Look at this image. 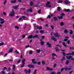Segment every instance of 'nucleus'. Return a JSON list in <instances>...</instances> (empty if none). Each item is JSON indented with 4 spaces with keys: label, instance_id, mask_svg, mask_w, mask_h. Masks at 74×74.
Segmentation results:
<instances>
[{
    "label": "nucleus",
    "instance_id": "12",
    "mask_svg": "<svg viewBox=\"0 0 74 74\" xmlns=\"http://www.w3.org/2000/svg\"><path fill=\"white\" fill-rule=\"evenodd\" d=\"M51 44H49V42H47L46 44V45H48V47H52V46H51Z\"/></svg>",
    "mask_w": 74,
    "mask_h": 74
},
{
    "label": "nucleus",
    "instance_id": "3",
    "mask_svg": "<svg viewBox=\"0 0 74 74\" xmlns=\"http://www.w3.org/2000/svg\"><path fill=\"white\" fill-rule=\"evenodd\" d=\"M25 61L26 60L25 59H23L22 60V65L21 66V67H23L25 66Z\"/></svg>",
    "mask_w": 74,
    "mask_h": 74
},
{
    "label": "nucleus",
    "instance_id": "35",
    "mask_svg": "<svg viewBox=\"0 0 74 74\" xmlns=\"http://www.w3.org/2000/svg\"><path fill=\"white\" fill-rule=\"evenodd\" d=\"M60 25L61 26H63V25H64V23H63V22H61L60 23Z\"/></svg>",
    "mask_w": 74,
    "mask_h": 74
},
{
    "label": "nucleus",
    "instance_id": "53",
    "mask_svg": "<svg viewBox=\"0 0 74 74\" xmlns=\"http://www.w3.org/2000/svg\"><path fill=\"white\" fill-rule=\"evenodd\" d=\"M21 60V59H19V60L17 61V63H19L20 62Z\"/></svg>",
    "mask_w": 74,
    "mask_h": 74
},
{
    "label": "nucleus",
    "instance_id": "64",
    "mask_svg": "<svg viewBox=\"0 0 74 74\" xmlns=\"http://www.w3.org/2000/svg\"><path fill=\"white\" fill-rule=\"evenodd\" d=\"M51 74H55V72H52L51 73Z\"/></svg>",
    "mask_w": 74,
    "mask_h": 74
},
{
    "label": "nucleus",
    "instance_id": "43",
    "mask_svg": "<svg viewBox=\"0 0 74 74\" xmlns=\"http://www.w3.org/2000/svg\"><path fill=\"white\" fill-rule=\"evenodd\" d=\"M69 63V61H66V65L68 64Z\"/></svg>",
    "mask_w": 74,
    "mask_h": 74
},
{
    "label": "nucleus",
    "instance_id": "33",
    "mask_svg": "<svg viewBox=\"0 0 74 74\" xmlns=\"http://www.w3.org/2000/svg\"><path fill=\"white\" fill-rule=\"evenodd\" d=\"M58 11H61V9L60 8V7H58Z\"/></svg>",
    "mask_w": 74,
    "mask_h": 74
},
{
    "label": "nucleus",
    "instance_id": "44",
    "mask_svg": "<svg viewBox=\"0 0 74 74\" xmlns=\"http://www.w3.org/2000/svg\"><path fill=\"white\" fill-rule=\"evenodd\" d=\"M7 68L5 66L3 68V70H7Z\"/></svg>",
    "mask_w": 74,
    "mask_h": 74
},
{
    "label": "nucleus",
    "instance_id": "60",
    "mask_svg": "<svg viewBox=\"0 0 74 74\" xmlns=\"http://www.w3.org/2000/svg\"><path fill=\"white\" fill-rule=\"evenodd\" d=\"M11 70V68H8V70L9 71H10V70Z\"/></svg>",
    "mask_w": 74,
    "mask_h": 74
},
{
    "label": "nucleus",
    "instance_id": "41",
    "mask_svg": "<svg viewBox=\"0 0 74 74\" xmlns=\"http://www.w3.org/2000/svg\"><path fill=\"white\" fill-rule=\"evenodd\" d=\"M21 17L22 19H25V18H26V17H25V16H21Z\"/></svg>",
    "mask_w": 74,
    "mask_h": 74
},
{
    "label": "nucleus",
    "instance_id": "46",
    "mask_svg": "<svg viewBox=\"0 0 74 74\" xmlns=\"http://www.w3.org/2000/svg\"><path fill=\"white\" fill-rule=\"evenodd\" d=\"M29 53V54H32L33 53V52L31 51H30Z\"/></svg>",
    "mask_w": 74,
    "mask_h": 74
},
{
    "label": "nucleus",
    "instance_id": "48",
    "mask_svg": "<svg viewBox=\"0 0 74 74\" xmlns=\"http://www.w3.org/2000/svg\"><path fill=\"white\" fill-rule=\"evenodd\" d=\"M26 37V36H25V35H23L22 36V38H25Z\"/></svg>",
    "mask_w": 74,
    "mask_h": 74
},
{
    "label": "nucleus",
    "instance_id": "6",
    "mask_svg": "<svg viewBox=\"0 0 74 74\" xmlns=\"http://www.w3.org/2000/svg\"><path fill=\"white\" fill-rule=\"evenodd\" d=\"M35 60H36V59H32V62L33 64H36L37 63V61H35Z\"/></svg>",
    "mask_w": 74,
    "mask_h": 74
},
{
    "label": "nucleus",
    "instance_id": "28",
    "mask_svg": "<svg viewBox=\"0 0 74 74\" xmlns=\"http://www.w3.org/2000/svg\"><path fill=\"white\" fill-rule=\"evenodd\" d=\"M65 4H69V2L68 1H66L64 2Z\"/></svg>",
    "mask_w": 74,
    "mask_h": 74
},
{
    "label": "nucleus",
    "instance_id": "27",
    "mask_svg": "<svg viewBox=\"0 0 74 74\" xmlns=\"http://www.w3.org/2000/svg\"><path fill=\"white\" fill-rule=\"evenodd\" d=\"M69 49L71 50H74V47H70Z\"/></svg>",
    "mask_w": 74,
    "mask_h": 74
},
{
    "label": "nucleus",
    "instance_id": "57",
    "mask_svg": "<svg viewBox=\"0 0 74 74\" xmlns=\"http://www.w3.org/2000/svg\"><path fill=\"white\" fill-rule=\"evenodd\" d=\"M7 55H8V54L7 53H6V54H4V57H5V56H7Z\"/></svg>",
    "mask_w": 74,
    "mask_h": 74
},
{
    "label": "nucleus",
    "instance_id": "30",
    "mask_svg": "<svg viewBox=\"0 0 74 74\" xmlns=\"http://www.w3.org/2000/svg\"><path fill=\"white\" fill-rule=\"evenodd\" d=\"M62 45L65 47H67V45H66L65 44V42H63L62 43Z\"/></svg>",
    "mask_w": 74,
    "mask_h": 74
},
{
    "label": "nucleus",
    "instance_id": "47",
    "mask_svg": "<svg viewBox=\"0 0 74 74\" xmlns=\"http://www.w3.org/2000/svg\"><path fill=\"white\" fill-rule=\"evenodd\" d=\"M66 55H71V53H68L66 54Z\"/></svg>",
    "mask_w": 74,
    "mask_h": 74
},
{
    "label": "nucleus",
    "instance_id": "19",
    "mask_svg": "<svg viewBox=\"0 0 74 74\" xmlns=\"http://www.w3.org/2000/svg\"><path fill=\"white\" fill-rule=\"evenodd\" d=\"M42 6V5H39V4H36L35 5V7H40Z\"/></svg>",
    "mask_w": 74,
    "mask_h": 74
},
{
    "label": "nucleus",
    "instance_id": "16",
    "mask_svg": "<svg viewBox=\"0 0 74 74\" xmlns=\"http://www.w3.org/2000/svg\"><path fill=\"white\" fill-rule=\"evenodd\" d=\"M53 19L54 21H58V18L56 17H54Z\"/></svg>",
    "mask_w": 74,
    "mask_h": 74
},
{
    "label": "nucleus",
    "instance_id": "8",
    "mask_svg": "<svg viewBox=\"0 0 74 74\" xmlns=\"http://www.w3.org/2000/svg\"><path fill=\"white\" fill-rule=\"evenodd\" d=\"M40 44L42 45H44V42L43 41H42V39H40Z\"/></svg>",
    "mask_w": 74,
    "mask_h": 74
},
{
    "label": "nucleus",
    "instance_id": "18",
    "mask_svg": "<svg viewBox=\"0 0 74 74\" xmlns=\"http://www.w3.org/2000/svg\"><path fill=\"white\" fill-rule=\"evenodd\" d=\"M16 2V0H14V1H12V0L10 2L11 3H12L13 4H14Z\"/></svg>",
    "mask_w": 74,
    "mask_h": 74
},
{
    "label": "nucleus",
    "instance_id": "38",
    "mask_svg": "<svg viewBox=\"0 0 74 74\" xmlns=\"http://www.w3.org/2000/svg\"><path fill=\"white\" fill-rule=\"evenodd\" d=\"M6 3H7V0H5L4 1V2L3 3V5H5V4H6Z\"/></svg>",
    "mask_w": 74,
    "mask_h": 74
},
{
    "label": "nucleus",
    "instance_id": "9",
    "mask_svg": "<svg viewBox=\"0 0 74 74\" xmlns=\"http://www.w3.org/2000/svg\"><path fill=\"white\" fill-rule=\"evenodd\" d=\"M19 6V5H17L16 6H12V8H13V9H14L15 10H16V9H17L18 8V7Z\"/></svg>",
    "mask_w": 74,
    "mask_h": 74
},
{
    "label": "nucleus",
    "instance_id": "39",
    "mask_svg": "<svg viewBox=\"0 0 74 74\" xmlns=\"http://www.w3.org/2000/svg\"><path fill=\"white\" fill-rule=\"evenodd\" d=\"M65 11H66V12H69L70 11V9H65L64 10Z\"/></svg>",
    "mask_w": 74,
    "mask_h": 74
},
{
    "label": "nucleus",
    "instance_id": "22",
    "mask_svg": "<svg viewBox=\"0 0 74 74\" xmlns=\"http://www.w3.org/2000/svg\"><path fill=\"white\" fill-rule=\"evenodd\" d=\"M46 6L47 7H51V5L49 4H46Z\"/></svg>",
    "mask_w": 74,
    "mask_h": 74
},
{
    "label": "nucleus",
    "instance_id": "42",
    "mask_svg": "<svg viewBox=\"0 0 74 74\" xmlns=\"http://www.w3.org/2000/svg\"><path fill=\"white\" fill-rule=\"evenodd\" d=\"M38 29H39V30H41L42 29V27H41V26H39Z\"/></svg>",
    "mask_w": 74,
    "mask_h": 74
},
{
    "label": "nucleus",
    "instance_id": "40",
    "mask_svg": "<svg viewBox=\"0 0 74 74\" xmlns=\"http://www.w3.org/2000/svg\"><path fill=\"white\" fill-rule=\"evenodd\" d=\"M1 73L2 74H5V72L3 71H1Z\"/></svg>",
    "mask_w": 74,
    "mask_h": 74
},
{
    "label": "nucleus",
    "instance_id": "51",
    "mask_svg": "<svg viewBox=\"0 0 74 74\" xmlns=\"http://www.w3.org/2000/svg\"><path fill=\"white\" fill-rule=\"evenodd\" d=\"M62 53L64 55H63L64 56H66V53H65V52H62Z\"/></svg>",
    "mask_w": 74,
    "mask_h": 74
},
{
    "label": "nucleus",
    "instance_id": "24",
    "mask_svg": "<svg viewBox=\"0 0 74 74\" xmlns=\"http://www.w3.org/2000/svg\"><path fill=\"white\" fill-rule=\"evenodd\" d=\"M52 56H53V57H54V56H56L57 55L56 54V53H53L52 54Z\"/></svg>",
    "mask_w": 74,
    "mask_h": 74
},
{
    "label": "nucleus",
    "instance_id": "21",
    "mask_svg": "<svg viewBox=\"0 0 74 74\" xmlns=\"http://www.w3.org/2000/svg\"><path fill=\"white\" fill-rule=\"evenodd\" d=\"M40 52H41V50L40 49H38L36 50V52L37 53H40Z\"/></svg>",
    "mask_w": 74,
    "mask_h": 74
},
{
    "label": "nucleus",
    "instance_id": "1",
    "mask_svg": "<svg viewBox=\"0 0 74 74\" xmlns=\"http://www.w3.org/2000/svg\"><path fill=\"white\" fill-rule=\"evenodd\" d=\"M38 38V39H40V38L38 37V35L37 34L35 35L34 36H33L32 35H30L28 37V39H30L31 38Z\"/></svg>",
    "mask_w": 74,
    "mask_h": 74
},
{
    "label": "nucleus",
    "instance_id": "5",
    "mask_svg": "<svg viewBox=\"0 0 74 74\" xmlns=\"http://www.w3.org/2000/svg\"><path fill=\"white\" fill-rule=\"evenodd\" d=\"M54 36L56 37H60V36L59 35V34L58 33H56L55 34H54Z\"/></svg>",
    "mask_w": 74,
    "mask_h": 74
},
{
    "label": "nucleus",
    "instance_id": "61",
    "mask_svg": "<svg viewBox=\"0 0 74 74\" xmlns=\"http://www.w3.org/2000/svg\"><path fill=\"white\" fill-rule=\"evenodd\" d=\"M70 40H68V41L67 42L68 44H70Z\"/></svg>",
    "mask_w": 74,
    "mask_h": 74
},
{
    "label": "nucleus",
    "instance_id": "17",
    "mask_svg": "<svg viewBox=\"0 0 74 74\" xmlns=\"http://www.w3.org/2000/svg\"><path fill=\"white\" fill-rule=\"evenodd\" d=\"M51 16H52V17L53 16V14H50L49 15H48L47 18H49V19H50V18H51Z\"/></svg>",
    "mask_w": 74,
    "mask_h": 74
},
{
    "label": "nucleus",
    "instance_id": "49",
    "mask_svg": "<svg viewBox=\"0 0 74 74\" xmlns=\"http://www.w3.org/2000/svg\"><path fill=\"white\" fill-rule=\"evenodd\" d=\"M41 9H40V10H39L38 11V13H39V14H40V13H41Z\"/></svg>",
    "mask_w": 74,
    "mask_h": 74
},
{
    "label": "nucleus",
    "instance_id": "59",
    "mask_svg": "<svg viewBox=\"0 0 74 74\" xmlns=\"http://www.w3.org/2000/svg\"><path fill=\"white\" fill-rule=\"evenodd\" d=\"M4 45V43L3 42H2L0 43V46L1 45Z\"/></svg>",
    "mask_w": 74,
    "mask_h": 74
},
{
    "label": "nucleus",
    "instance_id": "4",
    "mask_svg": "<svg viewBox=\"0 0 74 74\" xmlns=\"http://www.w3.org/2000/svg\"><path fill=\"white\" fill-rule=\"evenodd\" d=\"M4 19H3L1 18H0V21H1L0 22L1 24H3L5 22L4 21Z\"/></svg>",
    "mask_w": 74,
    "mask_h": 74
},
{
    "label": "nucleus",
    "instance_id": "10",
    "mask_svg": "<svg viewBox=\"0 0 74 74\" xmlns=\"http://www.w3.org/2000/svg\"><path fill=\"white\" fill-rule=\"evenodd\" d=\"M29 11L30 12H33V10H32V8H30V9L27 10V12H29Z\"/></svg>",
    "mask_w": 74,
    "mask_h": 74
},
{
    "label": "nucleus",
    "instance_id": "63",
    "mask_svg": "<svg viewBox=\"0 0 74 74\" xmlns=\"http://www.w3.org/2000/svg\"><path fill=\"white\" fill-rule=\"evenodd\" d=\"M56 64H54V67L55 68L56 67Z\"/></svg>",
    "mask_w": 74,
    "mask_h": 74
},
{
    "label": "nucleus",
    "instance_id": "14",
    "mask_svg": "<svg viewBox=\"0 0 74 74\" xmlns=\"http://www.w3.org/2000/svg\"><path fill=\"white\" fill-rule=\"evenodd\" d=\"M71 57H72V56H66V58L68 60H69V59H71Z\"/></svg>",
    "mask_w": 74,
    "mask_h": 74
},
{
    "label": "nucleus",
    "instance_id": "52",
    "mask_svg": "<svg viewBox=\"0 0 74 74\" xmlns=\"http://www.w3.org/2000/svg\"><path fill=\"white\" fill-rule=\"evenodd\" d=\"M70 32H71L70 33V34H73V31H72V30H70Z\"/></svg>",
    "mask_w": 74,
    "mask_h": 74
},
{
    "label": "nucleus",
    "instance_id": "26",
    "mask_svg": "<svg viewBox=\"0 0 74 74\" xmlns=\"http://www.w3.org/2000/svg\"><path fill=\"white\" fill-rule=\"evenodd\" d=\"M24 71L26 74H27V73H28V71L26 69L24 70Z\"/></svg>",
    "mask_w": 74,
    "mask_h": 74
},
{
    "label": "nucleus",
    "instance_id": "7",
    "mask_svg": "<svg viewBox=\"0 0 74 74\" xmlns=\"http://www.w3.org/2000/svg\"><path fill=\"white\" fill-rule=\"evenodd\" d=\"M28 67H29V68L30 69H31V68H33L34 67V66L32 64H29L28 65Z\"/></svg>",
    "mask_w": 74,
    "mask_h": 74
},
{
    "label": "nucleus",
    "instance_id": "62",
    "mask_svg": "<svg viewBox=\"0 0 74 74\" xmlns=\"http://www.w3.org/2000/svg\"><path fill=\"white\" fill-rule=\"evenodd\" d=\"M37 72V69L35 70L34 72V74H36Z\"/></svg>",
    "mask_w": 74,
    "mask_h": 74
},
{
    "label": "nucleus",
    "instance_id": "2",
    "mask_svg": "<svg viewBox=\"0 0 74 74\" xmlns=\"http://www.w3.org/2000/svg\"><path fill=\"white\" fill-rule=\"evenodd\" d=\"M14 15H15V12H14V9H12V12L9 14V16L11 17H12V16H14Z\"/></svg>",
    "mask_w": 74,
    "mask_h": 74
},
{
    "label": "nucleus",
    "instance_id": "31",
    "mask_svg": "<svg viewBox=\"0 0 74 74\" xmlns=\"http://www.w3.org/2000/svg\"><path fill=\"white\" fill-rule=\"evenodd\" d=\"M63 2L61 1H60V0H59L58 1H57V3H62Z\"/></svg>",
    "mask_w": 74,
    "mask_h": 74
},
{
    "label": "nucleus",
    "instance_id": "15",
    "mask_svg": "<svg viewBox=\"0 0 74 74\" xmlns=\"http://www.w3.org/2000/svg\"><path fill=\"white\" fill-rule=\"evenodd\" d=\"M65 70H66V71H67V70H71V68H67V67H66L64 68Z\"/></svg>",
    "mask_w": 74,
    "mask_h": 74
},
{
    "label": "nucleus",
    "instance_id": "11",
    "mask_svg": "<svg viewBox=\"0 0 74 74\" xmlns=\"http://www.w3.org/2000/svg\"><path fill=\"white\" fill-rule=\"evenodd\" d=\"M51 39L53 40L54 41H57V40H56V39L53 36H52L51 37Z\"/></svg>",
    "mask_w": 74,
    "mask_h": 74
},
{
    "label": "nucleus",
    "instance_id": "36",
    "mask_svg": "<svg viewBox=\"0 0 74 74\" xmlns=\"http://www.w3.org/2000/svg\"><path fill=\"white\" fill-rule=\"evenodd\" d=\"M13 70H15V65L14 64L13 65Z\"/></svg>",
    "mask_w": 74,
    "mask_h": 74
},
{
    "label": "nucleus",
    "instance_id": "37",
    "mask_svg": "<svg viewBox=\"0 0 74 74\" xmlns=\"http://www.w3.org/2000/svg\"><path fill=\"white\" fill-rule=\"evenodd\" d=\"M15 52L16 53H17V54H19V52H18V51L17 50V49H16L15 50Z\"/></svg>",
    "mask_w": 74,
    "mask_h": 74
},
{
    "label": "nucleus",
    "instance_id": "45",
    "mask_svg": "<svg viewBox=\"0 0 74 74\" xmlns=\"http://www.w3.org/2000/svg\"><path fill=\"white\" fill-rule=\"evenodd\" d=\"M64 32L65 33H68V31H67V29H65L64 31Z\"/></svg>",
    "mask_w": 74,
    "mask_h": 74
},
{
    "label": "nucleus",
    "instance_id": "25",
    "mask_svg": "<svg viewBox=\"0 0 74 74\" xmlns=\"http://www.w3.org/2000/svg\"><path fill=\"white\" fill-rule=\"evenodd\" d=\"M33 1H31V2H30V5L31 6H32V5H33Z\"/></svg>",
    "mask_w": 74,
    "mask_h": 74
},
{
    "label": "nucleus",
    "instance_id": "13",
    "mask_svg": "<svg viewBox=\"0 0 74 74\" xmlns=\"http://www.w3.org/2000/svg\"><path fill=\"white\" fill-rule=\"evenodd\" d=\"M47 70L48 71H52L53 70V69L52 68H50L49 67H47L46 68Z\"/></svg>",
    "mask_w": 74,
    "mask_h": 74
},
{
    "label": "nucleus",
    "instance_id": "54",
    "mask_svg": "<svg viewBox=\"0 0 74 74\" xmlns=\"http://www.w3.org/2000/svg\"><path fill=\"white\" fill-rule=\"evenodd\" d=\"M15 28H16V29H19V27L18 26H15Z\"/></svg>",
    "mask_w": 74,
    "mask_h": 74
},
{
    "label": "nucleus",
    "instance_id": "50",
    "mask_svg": "<svg viewBox=\"0 0 74 74\" xmlns=\"http://www.w3.org/2000/svg\"><path fill=\"white\" fill-rule=\"evenodd\" d=\"M30 47V46L29 45H28L25 46V48H29Z\"/></svg>",
    "mask_w": 74,
    "mask_h": 74
},
{
    "label": "nucleus",
    "instance_id": "32",
    "mask_svg": "<svg viewBox=\"0 0 74 74\" xmlns=\"http://www.w3.org/2000/svg\"><path fill=\"white\" fill-rule=\"evenodd\" d=\"M28 74H30V73H31V69H28Z\"/></svg>",
    "mask_w": 74,
    "mask_h": 74
},
{
    "label": "nucleus",
    "instance_id": "23",
    "mask_svg": "<svg viewBox=\"0 0 74 74\" xmlns=\"http://www.w3.org/2000/svg\"><path fill=\"white\" fill-rule=\"evenodd\" d=\"M12 51H13V49L11 48L10 50L8 51V52H12Z\"/></svg>",
    "mask_w": 74,
    "mask_h": 74
},
{
    "label": "nucleus",
    "instance_id": "34",
    "mask_svg": "<svg viewBox=\"0 0 74 74\" xmlns=\"http://www.w3.org/2000/svg\"><path fill=\"white\" fill-rule=\"evenodd\" d=\"M42 64H43V65H45V61H43L42 62Z\"/></svg>",
    "mask_w": 74,
    "mask_h": 74
},
{
    "label": "nucleus",
    "instance_id": "56",
    "mask_svg": "<svg viewBox=\"0 0 74 74\" xmlns=\"http://www.w3.org/2000/svg\"><path fill=\"white\" fill-rule=\"evenodd\" d=\"M51 29H53H53H54V27H53V26L51 25Z\"/></svg>",
    "mask_w": 74,
    "mask_h": 74
},
{
    "label": "nucleus",
    "instance_id": "29",
    "mask_svg": "<svg viewBox=\"0 0 74 74\" xmlns=\"http://www.w3.org/2000/svg\"><path fill=\"white\" fill-rule=\"evenodd\" d=\"M58 18L59 19H63V16H58Z\"/></svg>",
    "mask_w": 74,
    "mask_h": 74
},
{
    "label": "nucleus",
    "instance_id": "20",
    "mask_svg": "<svg viewBox=\"0 0 74 74\" xmlns=\"http://www.w3.org/2000/svg\"><path fill=\"white\" fill-rule=\"evenodd\" d=\"M55 49L56 50V52L60 51V50L57 47H56Z\"/></svg>",
    "mask_w": 74,
    "mask_h": 74
},
{
    "label": "nucleus",
    "instance_id": "58",
    "mask_svg": "<svg viewBox=\"0 0 74 74\" xmlns=\"http://www.w3.org/2000/svg\"><path fill=\"white\" fill-rule=\"evenodd\" d=\"M37 64L38 65H41V62H38Z\"/></svg>",
    "mask_w": 74,
    "mask_h": 74
},
{
    "label": "nucleus",
    "instance_id": "55",
    "mask_svg": "<svg viewBox=\"0 0 74 74\" xmlns=\"http://www.w3.org/2000/svg\"><path fill=\"white\" fill-rule=\"evenodd\" d=\"M42 39L43 40L44 39V38H45V36H42L41 37Z\"/></svg>",
    "mask_w": 74,
    "mask_h": 74
}]
</instances>
